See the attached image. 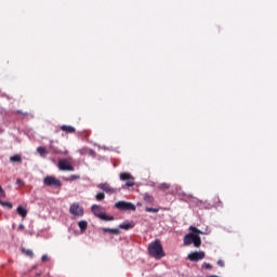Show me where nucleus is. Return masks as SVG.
Wrapping results in <instances>:
<instances>
[{
  "label": "nucleus",
  "instance_id": "f257e3e1",
  "mask_svg": "<svg viewBox=\"0 0 277 277\" xmlns=\"http://www.w3.org/2000/svg\"><path fill=\"white\" fill-rule=\"evenodd\" d=\"M189 230H192V233L187 234L184 237V246H190L192 243H194L196 248H200L202 243L200 235H202L203 233L194 226H190Z\"/></svg>",
  "mask_w": 277,
  "mask_h": 277
},
{
  "label": "nucleus",
  "instance_id": "f03ea898",
  "mask_svg": "<svg viewBox=\"0 0 277 277\" xmlns=\"http://www.w3.org/2000/svg\"><path fill=\"white\" fill-rule=\"evenodd\" d=\"M148 253L150 256L155 258L156 260H160L163 256H166L162 245L158 239L148 246Z\"/></svg>",
  "mask_w": 277,
  "mask_h": 277
},
{
  "label": "nucleus",
  "instance_id": "7ed1b4c3",
  "mask_svg": "<svg viewBox=\"0 0 277 277\" xmlns=\"http://www.w3.org/2000/svg\"><path fill=\"white\" fill-rule=\"evenodd\" d=\"M91 211L93 212V214H94L96 217H98V219H101V220H103V221H105V222H110V221H114V220H115L114 216H108V215H106V214L104 213V211H103V208H102L101 206H97V205L92 206Z\"/></svg>",
  "mask_w": 277,
  "mask_h": 277
},
{
  "label": "nucleus",
  "instance_id": "20e7f679",
  "mask_svg": "<svg viewBox=\"0 0 277 277\" xmlns=\"http://www.w3.org/2000/svg\"><path fill=\"white\" fill-rule=\"evenodd\" d=\"M43 184L49 187L60 188L62 186V182L54 177V175H47L43 180Z\"/></svg>",
  "mask_w": 277,
  "mask_h": 277
},
{
  "label": "nucleus",
  "instance_id": "39448f33",
  "mask_svg": "<svg viewBox=\"0 0 277 277\" xmlns=\"http://www.w3.org/2000/svg\"><path fill=\"white\" fill-rule=\"evenodd\" d=\"M115 207L120 211H135L136 207L131 202L119 201Z\"/></svg>",
  "mask_w": 277,
  "mask_h": 277
},
{
  "label": "nucleus",
  "instance_id": "423d86ee",
  "mask_svg": "<svg viewBox=\"0 0 277 277\" xmlns=\"http://www.w3.org/2000/svg\"><path fill=\"white\" fill-rule=\"evenodd\" d=\"M69 212L71 215L79 217L83 216L84 214L83 208L80 207L79 203H72L69 208Z\"/></svg>",
  "mask_w": 277,
  "mask_h": 277
},
{
  "label": "nucleus",
  "instance_id": "0eeeda50",
  "mask_svg": "<svg viewBox=\"0 0 277 277\" xmlns=\"http://www.w3.org/2000/svg\"><path fill=\"white\" fill-rule=\"evenodd\" d=\"M58 169L61 171H68V172H72L75 170L74 167H71L70 162L65 158L58 160Z\"/></svg>",
  "mask_w": 277,
  "mask_h": 277
},
{
  "label": "nucleus",
  "instance_id": "6e6552de",
  "mask_svg": "<svg viewBox=\"0 0 277 277\" xmlns=\"http://www.w3.org/2000/svg\"><path fill=\"white\" fill-rule=\"evenodd\" d=\"M120 180L121 181H128L127 183H126V185L128 186V187H132V186H134V177H133V175H131L130 173H120Z\"/></svg>",
  "mask_w": 277,
  "mask_h": 277
},
{
  "label": "nucleus",
  "instance_id": "1a4fd4ad",
  "mask_svg": "<svg viewBox=\"0 0 277 277\" xmlns=\"http://www.w3.org/2000/svg\"><path fill=\"white\" fill-rule=\"evenodd\" d=\"M206 258V253L203 251L200 252H193L188 255V259L192 262H199Z\"/></svg>",
  "mask_w": 277,
  "mask_h": 277
},
{
  "label": "nucleus",
  "instance_id": "9d476101",
  "mask_svg": "<svg viewBox=\"0 0 277 277\" xmlns=\"http://www.w3.org/2000/svg\"><path fill=\"white\" fill-rule=\"evenodd\" d=\"M97 187L109 195L115 194L117 192L116 189L111 188L106 182L100 184Z\"/></svg>",
  "mask_w": 277,
  "mask_h": 277
},
{
  "label": "nucleus",
  "instance_id": "9b49d317",
  "mask_svg": "<svg viewBox=\"0 0 277 277\" xmlns=\"http://www.w3.org/2000/svg\"><path fill=\"white\" fill-rule=\"evenodd\" d=\"M135 226V224L133 222H124L122 224L119 225V228L124 229V230H129L132 229Z\"/></svg>",
  "mask_w": 277,
  "mask_h": 277
},
{
  "label": "nucleus",
  "instance_id": "f8f14e48",
  "mask_svg": "<svg viewBox=\"0 0 277 277\" xmlns=\"http://www.w3.org/2000/svg\"><path fill=\"white\" fill-rule=\"evenodd\" d=\"M61 130L67 134H72L76 131L72 126H61Z\"/></svg>",
  "mask_w": 277,
  "mask_h": 277
},
{
  "label": "nucleus",
  "instance_id": "ddd939ff",
  "mask_svg": "<svg viewBox=\"0 0 277 277\" xmlns=\"http://www.w3.org/2000/svg\"><path fill=\"white\" fill-rule=\"evenodd\" d=\"M16 212H17V214L19 215V216H22L23 219H25L26 216H27V210L26 209H24L23 207H18L17 209H16Z\"/></svg>",
  "mask_w": 277,
  "mask_h": 277
},
{
  "label": "nucleus",
  "instance_id": "4468645a",
  "mask_svg": "<svg viewBox=\"0 0 277 277\" xmlns=\"http://www.w3.org/2000/svg\"><path fill=\"white\" fill-rule=\"evenodd\" d=\"M104 233H109V234H114V235H119L120 230L117 228H103L102 229Z\"/></svg>",
  "mask_w": 277,
  "mask_h": 277
},
{
  "label": "nucleus",
  "instance_id": "2eb2a0df",
  "mask_svg": "<svg viewBox=\"0 0 277 277\" xmlns=\"http://www.w3.org/2000/svg\"><path fill=\"white\" fill-rule=\"evenodd\" d=\"M37 151H38V154H39L41 157H43V158H45L47 155L49 154V151H47L45 147H38V148H37Z\"/></svg>",
  "mask_w": 277,
  "mask_h": 277
},
{
  "label": "nucleus",
  "instance_id": "dca6fc26",
  "mask_svg": "<svg viewBox=\"0 0 277 277\" xmlns=\"http://www.w3.org/2000/svg\"><path fill=\"white\" fill-rule=\"evenodd\" d=\"M10 161L11 162L21 163L22 162V158H21L19 154H15V156H11Z\"/></svg>",
  "mask_w": 277,
  "mask_h": 277
},
{
  "label": "nucleus",
  "instance_id": "f3484780",
  "mask_svg": "<svg viewBox=\"0 0 277 277\" xmlns=\"http://www.w3.org/2000/svg\"><path fill=\"white\" fill-rule=\"evenodd\" d=\"M78 226H79L80 230L83 233L88 228V223L85 221H80L78 223Z\"/></svg>",
  "mask_w": 277,
  "mask_h": 277
},
{
  "label": "nucleus",
  "instance_id": "a211bd4d",
  "mask_svg": "<svg viewBox=\"0 0 277 277\" xmlns=\"http://www.w3.org/2000/svg\"><path fill=\"white\" fill-rule=\"evenodd\" d=\"M144 200L147 202V203H153L154 202V198L148 195V194H145L144 195Z\"/></svg>",
  "mask_w": 277,
  "mask_h": 277
},
{
  "label": "nucleus",
  "instance_id": "6ab92c4d",
  "mask_svg": "<svg viewBox=\"0 0 277 277\" xmlns=\"http://www.w3.org/2000/svg\"><path fill=\"white\" fill-rule=\"evenodd\" d=\"M214 203L216 208H223V202L220 200L219 197L214 198Z\"/></svg>",
  "mask_w": 277,
  "mask_h": 277
},
{
  "label": "nucleus",
  "instance_id": "aec40b11",
  "mask_svg": "<svg viewBox=\"0 0 277 277\" xmlns=\"http://www.w3.org/2000/svg\"><path fill=\"white\" fill-rule=\"evenodd\" d=\"M169 188H170V185L167 184V183H163V184H160V185H159V189H160V190L166 192V190H168Z\"/></svg>",
  "mask_w": 277,
  "mask_h": 277
},
{
  "label": "nucleus",
  "instance_id": "412c9836",
  "mask_svg": "<svg viewBox=\"0 0 277 277\" xmlns=\"http://www.w3.org/2000/svg\"><path fill=\"white\" fill-rule=\"evenodd\" d=\"M95 198H96L97 201H103L105 199V194L104 193H98Z\"/></svg>",
  "mask_w": 277,
  "mask_h": 277
},
{
  "label": "nucleus",
  "instance_id": "4be33fe9",
  "mask_svg": "<svg viewBox=\"0 0 277 277\" xmlns=\"http://www.w3.org/2000/svg\"><path fill=\"white\" fill-rule=\"evenodd\" d=\"M79 179H80V175H70V177H66V181L72 182V181H76V180H79Z\"/></svg>",
  "mask_w": 277,
  "mask_h": 277
},
{
  "label": "nucleus",
  "instance_id": "5701e85b",
  "mask_svg": "<svg viewBox=\"0 0 277 277\" xmlns=\"http://www.w3.org/2000/svg\"><path fill=\"white\" fill-rule=\"evenodd\" d=\"M22 251H23L24 254H26V255L29 256V258H32V256H34V253H32L31 250H25V249H23Z\"/></svg>",
  "mask_w": 277,
  "mask_h": 277
},
{
  "label": "nucleus",
  "instance_id": "b1692460",
  "mask_svg": "<svg viewBox=\"0 0 277 277\" xmlns=\"http://www.w3.org/2000/svg\"><path fill=\"white\" fill-rule=\"evenodd\" d=\"M0 205L2 206V207H8L9 209H12L13 208V206H12V203H10V202H0Z\"/></svg>",
  "mask_w": 277,
  "mask_h": 277
},
{
  "label": "nucleus",
  "instance_id": "393cba45",
  "mask_svg": "<svg viewBox=\"0 0 277 277\" xmlns=\"http://www.w3.org/2000/svg\"><path fill=\"white\" fill-rule=\"evenodd\" d=\"M146 212L158 213L159 210L158 209H154V208H146Z\"/></svg>",
  "mask_w": 277,
  "mask_h": 277
},
{
  "label": "nucleus",
  "instance_id": "a878e982",
  "mask_svg": "<svg viewBox=\"0 0 277 277\" xmlns=\"http://www.w3.org/2000/svg\"><path fill=\"white\" fill-rule=\"evenodd\" d=\"M202 267L206 268V269H212L213 268V266L211 264H208V263H203Z\"/></svg>",
  "mask_w": 277,
  "mask_h": 277
},
{
  "label": "nucleus",
  "instance_id": "bb28decb",
  "mask_svg": "<svg viewBox=\"0 0 277 277\" xmlns=\"http://www.w3.org/2000/svg\"><path fill=\"white\" fill-rule=\"evenodd\" d=\"M0 197H1V198H5V193H4L2 186H0Z\"/></svg>",
  "mask_w": 277,
  "mask_h": 277
},
{
  "label": "nucleus",
  "instance_id": "cd10ccee",
  "mask_svg": "<svg viewBox=\"0 0 277 277\" xmlns=\"http://www.w3.org/2000/svg\"><path fill=\"white\" fill-rule=\"evenodd\" d=\"M17 114H19V115H22V116H24V117H27L28 116V113L27 111H22V110H17L16 111Z\"/></svg>",
  "mask_w": 277,
  "mask_h": 277
},
{
  "label": "nucleus",
  "instance_id": "c85d7f7f",
  "mask_svg": "<svg viewBox=\"0 0 277 277\" xmlns=\"http://www.w3.org/2000/svg\"><path fill=\"white\" fill-rule=\"evenodd\" d=\"M16 184L19 185V186H24L25 182H23V180L17 179Z\"/></svg>",
  "mask_w": 277,
  "mask_h": 277
},
{
  "label": "nucleus",
  "instance_id": "c756f323",
  "mask_svg": "<svg viewBox=\"0 0 277 277\" xmlns=\"http://www.w3.org/2000/svg\"><path fill=\"white\" fill-rule=\"evenodd\" d=\"M217 265L221 266V267H224V266H225V263H224V261L219 260V261H217Z\"/></svg>",
  "mask_w": 277,
  "mask_h": 277
},
{
  "label": "nucleus",
  "instance_id": "7c9ffc66",
  "mask_svg": "<svg viewBox=\"0 0 277 277\" xmlns=\"http://www.w3.org/2000/svg\"><path fill=\"white\" fill-rule=\"evenodd\" d=\"M41 261H42V262H47V261H49V258H48L47 255H43V256L41 258Z\"/></svg>",
  "mask_w": 277,
  "mask_h": 277
},
{
  "label": "nucleus",
  "instance_id": "2f4dec72",
  "mask_svg": "<svg viewBox=\"0 0 277 277\" xmlns=\"http://www.w3.org/2000/svg\"><path fill=\"white\" fill-rule=\"evenodd\" d=\"M23 229H24V225H23V224H19L18 230H23Z\"/></svg>",
  "mask_w": 277,
  "mask_h": 277
},
{
  "label": "nucleus",
  "instance_id": "473e14b6",
  "mask_svg": "<svg viewBox=\"0 0 277 277\" xmlns=\"http://www.w3.org/2000/svg\"><path fill=\"white\" fill-rule=\"evenodd\" d=\"M209 277H219V276H209Z\"/></svg>",
  "mask_w": 277,
  "mask_h": 277
},
{
  "label": "nucleus",
  "instance_id": "72a5a7b5",
  "mask_svg": "<svg viewBox=\"0 0 277 277\" xmlns=\"http://www.w3.org/2000/svg\"><path fill=\"white\" fill-rule=\"evenodd\" d=\"M0 202H3V201L0 200Z\"/></svg>",
  "mask_w": 277,
  "mask_h": 277
}]
</instances>
